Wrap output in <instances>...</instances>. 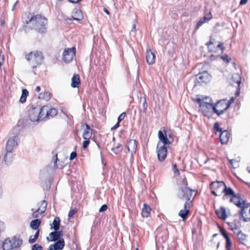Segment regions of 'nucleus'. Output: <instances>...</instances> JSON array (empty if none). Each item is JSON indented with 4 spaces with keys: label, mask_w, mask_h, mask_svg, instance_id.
I'll return each instance as SVG.
<instances>
[{
    "label": "nucleus",
    "mask_w": 250,
    "mask_h": 250,
    "mask_svg": "<svg viewBox=\"0 0 250 250\" xmlns=\"http://www.w3.org/2000/svg\"><path fill=\"white\" fill-rule=\"evenodd\" d=\"M183 186L179 188L178 195L181 199L185 198L187 201L184 205V208L179 211L178 215L182 218L183 221H184L187 218V216L189 213V201L190 200L193 192H195V191L187 187L188 183L187 181L183 180Z\"/></svg>",
    "instance_id": "nucleus-1"
},
{
    "label": "nucleus",
    "mask_w": 250,
    "mask_h": 250,
    "mask_svg": "<svg viewBox=\"0 0 250 250\" xmlns=\"http://www.w3.org/2000/svg\"><path fill=\"white\" fill-rule=\"evenodd\" d=\"M23 22L27 24H31L33 29L40 33H43L46 29L47 20L39 15L33 16L29 21H23Z\"/></svg>",
    "instance_id": "nucleus-2"
},
{
    "label": "nucleus",
    "mask_w": 250,
    "mask_h": 250,
    "mask_svg": "<svg viewBox=\"0 0 250 250\" xmlns=\"http://www.w3.org/2000/svg\"><path fill=\"white\" fill-rule=\"evenodd\" d=\"M199 104V110L205 116H209L211 115L212 111H213V106L212 100L208 97H198L194 100Z\"/></svg>",
    "instance_id": "nucleus-3"
},
{
    "label": "nucleus",
    "mask_w": 250,
    "mask_h": 250,
    "mask_svg": "<svg viewBox=\"0 0 250 250\" xmlns=\"http://www.w3.org/2000/svg\"><path fill=\"white\" fill-rule=\"evenodd\" d=\"M25 58L30 62L33 69L40 65L42 63L44 58L42 52L38 51H34L30 52L26 55Z\"/></svg>",
    "instance_id": "nucleus-4"
},
{
    "label": "nucleus",
    "mask_w": 250,
    "mask_h": 250,
    "mask_svg": "<svg viewBox=\"0 0 250 250\" xmlns=\"http://www.w3.org/2000/svg\"><path fill=\"white\" fill-rule=\"evenodd\" d=\"M18 140L17 136L15 135L10 137L7 142L5 148L6 152L4 155V159L7 165L11 163V160H8V156L9 155H12V151L18 145Z\"/></svg>",
    "instance_id": "nucleus-5"
},
{
    "label": "nucleus",
    "mask_w": 250,
    "mask_h": 250,
    "mask_svg": "<svg viewBox=\"0 0 250 250\" xmlns=\"http://www.w3.org/2000/svg\"><path fill=\"white\" fill-rule=\"evenodd\" d=\"M159 141L157 145H160V146H167L171 144L173 142V138H172L171 134H167V132L164 130L162 131L159 130L158 133Z\"/></svg>",
    "instance_id": "nucleus-6"
},
{
    "label": "nucleus",
    "mask_w": 250,
    "mask_h": 250,
    "mask_svg": "<svg viewBox=\"0 0 250 250\" xmlns=\"http://www.w3.org/2000/svg\"><path fill=\"white\" fill-rule=\"evenodd\" d=\"M231 102L226 100H222L218 102L213 106V111L218 115L224 113L229 107Z\"/></svg>",
    "instance_id": "nucleus-7"
},
{
    "label": "nucleus",
    "mask_w": 250,
    "mask_h": 250,
    "mask_svg": "<svg viewBox=\"0 0 250 250\" xmlns=\"http://www.w3.org/2000/svg\"><path fill=\"white\" fill-rule=\"evenodd\" d=\"M225 184L222 181L212 182L210 184L211 193L215 196H220L225 189Z\"/></svg>",
    "instance_id": "nucleus-8"
},
{
    "label": "nucleus",
    "mask_w": 250,
    "mask_h": 250,
    "mask_svg": "<svg viewBox=\"0 0 250 250\" xmlns=\"http://www.w3.org/2000/svg\"><path fill=\"white\" fill-rule=\"evenodd\" d=\"M240 219L244 222L250 221V204L247 203L238 213Z\"/></svg>",
    "instance_id": "nucleus-9"
},
{
    "label": "nucleus",
    "mask_w": 250,
    "mask_h": 250,
    "mask_svg": "<svg viewBox=\"0 0 250 250\" xmlns=\"http://www.w3.org/2000/svg\"><path fill=\"white\" fill-rule=\"evenodd\" d=\"M75 47L65 48L62 54V61L65 63L71 62L75 55Z\"/></svg>",
    "instance_id": "nucleus-10"
},
{
    "label": "nucleus",
    "mask_w": 250,
    "mask_h": 250,
    "mask_svg": "<svg viewBox=\"0 0 250 250\" xmlns=\"http://www.w3.org/2000/svg\"><path fill=\"white\" fill-rule=\"evenodd\" d=\"M28 117L32 122H38L41 120L39 108L32 107L28 111Z\"/></svg>",
    "instance_id": "nucleus-11"
},
{
    "label": "nucleus",
    "mask_w": 250,
    "mask_h": 250,
    "mask_svg": "<svg viewBox=\"0 0 250 250\" xmlns=\"http://www.w3.org/2000/svg\"><path fill=\"white\" fill-rule=\"evenodd\" d=\"M230 202L233 203L237 207L241 208L247 203L246 200H244L241 195L239 194H236L235 195L231 197L230 199Z\"/></svg>",
    "instance_id": "nucleus-12"
},
{
    "label": "nucleus",
    "mask_w": 250,
    "mask_h": 250,
    "mask_svg": "<svg viewBox=\"0 0 250 250\" xmlns=\"http://www.w3.org/2000/svg\"><path fill=\"white\" fill-rule=\"evenodd\" d=\"M167 146L163 145L160 146V145H157V153L159 160L163 161L166 158L167 155Z\"/></svg>",
    "instance_id": "nucleus-13"
},
{
    "label": "nucleus",
    "mask_w": 250,
    "mask_h": 250,
    "mask_svg": "<svg viewBox=\"0 0 250 250\" xmlns=\"http://www.w3.org/2000/svg\"><path fill=\"white\" fill-rule=\"evenodd\" d=\"M197 79L199 83H208L209 82L210 76L208 72L205 71L197 75Z\"/></svg>",
    "instance_id": "nucleus-14"
},
{
    "label": "nucleus",
    "mask_w": 250,
    "mask_h": 250,
    "mask_svg": "<svg viewBox=\"0 0 250 250\" xmlns=\"http://www.w3.org/2000/svg\"><path fill=\"white\" fill-rule=\"evenodd\" d=\"M138 143L135 140H130L126 144V147L129 152H130L131 155H133L136 152L137 148Z\"/></svg>",
    "instance_id": "nucleus-15"
},
{
    "label": "nucleus",
    "mask_w": 250,
    "mask_h": 250,
    "mask_svg": "<svg viewBox=\"0 0 250 250\" xmlns=\"http://www.w3.org/2000/svg\"><path fill=\"white\" fill-rule=\"evenodd\" d=\"M65 245L63 239H61L57 241L55 244L50 245L47 250H62Z\"/></svg>",
    "instance_id": "nucleus-16"
},
{
    "label": "nucleus",
    "mask_w": 250,
    "mask_h": 250,
    "mask_svg": "<svg viewBox=\"0 0 250 250\" xmlns=\"http://www.w3.org/2000/svg\"><path fill=\"white\" fill-rule=\"evenodd\" d=\"M47 205V202L45 200L43 201L42 203L41 206L37 210L33 212V217L34 218L39 217L40 215L42 214L45 211Z\"/></svg>",
    "instance_id": "nucleus-17"
},
{
    "label": "nucleus",
    "mask_w": 250,
    "mask_h": 250,
    "mask_svg": "<svg viewBox=\"0 0 250 250\" xmlns=\"http://www.w3.org/2000/svg\"><path fill=\"white\" fill-rule=\"evenodd\" d=\"M63 233L62 231L55 230L54 232L50 233L49 236L50 238L47 237V240L48 241H56L59 240L60 238L62 236Z\"/></svg>",
    "instance_id": "nucleus-18"
},
{
    "label": "nucleus",
    "mask_w": 250,
    "mask_h": 250,
    "mask_svg": "<svg viewBox=\"0 0 250 250\" xmlns=\"http://www.w3.org/2000/svg\"><path fill=\"white\" fill-rule=\"evenodd\" d=\"M212 15L210 12L206 14L204 17L201 18L198 21L195 29H198L204 23L208 22L210 19H212Z\"/></svg>",
    "instance_id": "nucleus-19"
},
{
    "label": "nucleus",
    "mask_w": 250,
    "mask_h": 250,
    "mask_svg": "<svg viewBox=\"0 0 250 250\" xmlns=\"http://www.w3.org/2000/svg\"><path fill=\"white\" fill-rule=\"evenodd\" d=\"M146 61L147 63L149 64H152L155 62V55L151 49L147 50L146 54Z\"/></svg>",
    "instance_id": "nucleus-20"
},
{
    "label": "nucleus",
    "mask_w": 250,
    "mask_h": 250,
    "mask_svg": "<svg viewBox=\"0 0 250 250\" xmlns=\"http://www.w3.org/2000/svg\"><path fill=\"white\" fill-rule=\"evenodd\" d=\"M230 137L229 133L227 131L224 130L221 131L220 135V140L222 144H227L228 142Z\"/></svg>",
    "instance_id": "nucleus-21"
},
{
    "label": "nucleus",
    "mask_w": 250,
    "mask_h": 250,
    "mask_svg": "<svg viewBox=\"0 0 250 250\" xmlns=\"http://www.w3.org/2000/svg\"><path fill=\"white\" fill-rule=\"evenodd\" d=\"M81 84L80 77L78 74H75L71 79V86L73 88L79 87Z\"/></svg>",
    "instance_id": "nucleus-22"
},
{
    "label": "nucleus",
    "mask_w": 250,
    "mask_h": 250,
    "mask_svg": "<svg viewBox=\"0 0 250 250\" xmlns=\"http://www.w3.org/2000/svg\"><path fill=\"white\" fill-rule=\"evenodd\" d=\"M12 245L14 249L20 247L22 244V240L20 237L13 236L10 238Z\"/></svg>",
    "instance_id": "nucleus-23"
},
{
    "label": "nucleus",
    "mask_w": 250,
    "mask_h": 250,
    "mask_svg": "<svg viewBox=\"0 0 250 250\" xmlns=\"http://www.w3.org/2000/svg\"><path fill=\"white\" fill-rule=\"evenodd\" d=\"M72 18L76 21H81L83 19V15L81 10L74 9L72 13Z\"/></svg>",
    "instance_id": "nucleus-24"
},
{
    "label": "nucleus",
    "mask_w": 250,
    "mask_h": 250,
    "mask_svg": "<svg viewBox=\"0 0 250 250\" xmlns=\"http://www.w3.org/2000/svg\"><path fill=\"white\" fill-rule=\"evenodd\" d=\"M215 212L219 218L224 220L226 219L227 215L225 208L221 207L219 209H216Z\"/></svg>",
    "instance_id": "nucleus-25"
},
{
    "label": "nucleus",
    "mask_w": 250,
    "mask_h": 250,
    "mask_svg": "<svg viewBox=\"0 0 250 250\" xmlns=\"http://www.w3.org/2000/svg\"><path fill=\"white\" fill-rule=\"evenodd\" d=\"M151 210V208L146 203L144 204L141 213L142 217L145 218L148 217L150 213Z\"/></svg>",
    "instance_id": "nucleus-26"
},
{
    "label": "nucleus",
    "mask_w": 250,
    "mask_h": 250,
    "mask_svg": "<svg viewBox=\"0 0 250 250\" xmlns=\"http://www.w3.org/2000/svg\"><path fill=\"white\" fill-rule=\"evenodd\" d=\"M85 128L84 130L83 137L84 140L89 139L92 136V131L89 125L85 124Z\"/></svg>",
    "instance_id": "nucleus-27"
},
{
    "label": "nucleus",
    "mask_w": 250,
    "mask_h": 250,
    "mask_svg": "<svg viewBox=\"0 0 250 250\" xmlns=\"http://www.w3.org/2000/svg\"><path fill=\"white\" fill-rule=\"evenodd\" d=\"M40 116H41V120H42L45 118L48 117V106H43L42 108H39Z\"/></svg>",
    "instance_id": "nucleus-28"
},
{
    "label": "nucleus",
    "mask_w": 250,
    "mask_h": 250,
    "mask_svg": "<svg viewBox=\"0 0 250 250\" xmlns=\"http://www.w3.org/2000/svg\"><path fill=\"white\" fill-rule=\"evenodd\" d=\"M2 249L3 250H11L14 249L10 238L4 240L2 245Z\"/></svg>",
    "instance_id": "nucleus-29"
},
{
    "label": "nucleus",
    "mask_w": 250,
    "mask_h": 250,
    "mask_svg": "<svg viewBox=\"0 0 250 250\" xmlns=\"http://www.w3.org/2000/svg\"><path fill=\"white\" fill-rule=\"evenodd\" d=\"M237 237L242 244H245L247 241V236L242 233L241 230H238L237 234Z\"/></svg>",
    "instance_id": "nucleus-30"
},
{
    "label": "nucleus",
    "mask_w": 250,
    "mask_h": 250,
    "mask_svg": "<svg viewBox=\"0 0 250 250\" xmlns=\"http://www.w3.org/2000/svg\"><path fill=\"white\" fill-rule=\"evenodd\" d=\"M223 193H225V195L223 197L224 200H225V197L227 196H231V197H232L233 196H234L236 194H235L234 191L231 188H227L226 185H225V189L224 190Z\"/></svg>",
    "instance_id": "nucleus-31"
},
{
    "label": "nucleus",
    "mask_w": 250,
    "mask_h": 250,
    "mask_svg": "<svg viewBox=\"0 0 250 250\" xmlns=\"http://www.w3.org/2000/svg\"><path fill=\"white\" fill-rule=\"evenodd\" d=\"M51 98L50 93L48 91H44L40 94L39 98L42 100H44L46 101L50 100Z\"/></svg>",
    "instance_id": "nucleus-32"
},
{
    "label": "nucleus",
    "mask_w": 250,
    "mask_h": 250,
    "mask_svg": "<svg viewBox=\"0 0 250 250\" xmlns=\"http://www.w3.org/2000/svg\"><path fill=\"white\" fill-rule=\"evenodd\" d=\"M41 223V220L38 219L34 220L32 221L30 223V227L34 230L38 229Z\"/></svg>",
    "instance_id": "nucleus-33"
},
{
    "label": "nucleus",
    "mask_w": 250,
    "mask_h": 250,
    "mask_svg": "<svg viewBox=\"0 0 250 250\" xmlns=\"http://www.w3.org/2000/svg\"><path fill=\"white\" fill-rule=\"evenodd\" d=\"M60 219L59 217H56L54 218L52 225L51 228H53L55 230H58L60 228Z\"/></svg>",
    "instance_id": "nucleus-34"
},
{
    "label": "nucleus",
    "mask_w": 250,
    "mask_h": 250,
    "mask_svg": "<svg viewBox=\"0 0 250 250\" xmlns=\"http://www.w3.org/2000/svg\"><path fill=\"white\" fill-rule=\"evenodd\" d=\"M28 95V91L24 89L22 90V94L20 99V102L21 103H24L26 100V97Z\"/></svg>",
    "instance_id": "nucleus-35"
},
{
    "label": "nucleus",
    "mask_w": 250,
    "mask_h": 250,
    "mask_svg": "<svg viewBox=\"0 0 250 250\" xmlns=\"http://www.w3.org/2000/svg\"><path fill=\"white\" fill-rule=\"evenodd\" d=\"M39 230L38 229L34 235H31L30 236L28 240L29 243L33 244L36 241L39 235Z\"/></svg>",
    "instance_id": "nucleus-36"
},
{
    "label": "nucleus",
    "mask_w": 250,
    "mask_h": 250,
    "mask_svg": "<svg viewBox=\"0 0 250 250\" xmlns=\"http://www.w3.org/2000/svg\"><path fill=\"white\" fill-rule=\"evenodd\" d=\"M57 110L55 108H52L50 109L48 108V117H54L57 114Z\"/></svg>",
    "instance_id": "nucleus-37"
},
{
    "label": "nucleus",
    "mask_w": 250,
    "mask_h": 250,
    "mask_svg": "<svg viewBox=\"0 0 250 250\" xmlns=\"http://www.w3.org/2000/svg\"><path fill=\"white\" fill-rule=\"evenodd\" d=\"M232 79L234 80V82L236 83L238 86L241 83V78L238 74H235L232 76Z\"/></svg>",
    "instance_id": "nucleus-38"
},
{
    "label": "nucleus",
    "mask_w": 250,
    "mask_h": 250,
    "mask_svg": "<svg viewBox=\"0 0 250 250\" xmlns=\"http://www.w3.org/2000/svg\"><path fill=\"white\" fill-rule=\"evenodd\" d=\"M121 146V145L120 144H118L116 146L111 148V151H112L116 154H118L121 151V150H119Z\"/></svg>",
    "instance_id": "nucleus-39"
},
{
    "label": "nucleus",
    "mask_w": 250,
    "mask_h": 250,
    "mask_svg": "<svg viewBox=\"0 0 250 250\" xmlns=\"http://www.w3.org/2000/svg\"><path fill=\"white\" fill-rule=\"evenodd\" d=\"M143 102V106L144 109L145 110L147 108V105L146 102V99L145 98H140V102Z\"/></svg>",
    "instance_id": "nucleus-40"
},
{
    "label": "nucleus",
    "mask_w": 250,
    "mask_h": 250,
    "mask_svg": "<svg viewBox=\"0 0 250 250\" xmlns=\"http://www.w3.org/2000/svg\"><path fill=\"white\" fill-rule=\"evenodd\" d=\"M125 116H126L125 112H123L122 114H121L118 118V122L120 123L122 121H123L125 119Z\"/></svg>",
    "instance_id": "nucleus-41"
},
{
    "label": "nucleus",
    "mask_w": 250,
    "mask_h": 250,
    "mask_svg": "<svg viewBox=\"0 0 250 250\" xmlns=\"http://www.w3.org/2000/svg\"><path fill=\"white\" fill-rule=\"evenodd\" d=\"M220 232L221 234L224 236V237L226 239L227 237H229L226 230L220 227Z\"/></svg>",
    "instance_id": "nucleus-42"
},
{
    "label": "nucleus",
    "mask_w": 250,
    "mask_h": 250,
    "mask_svg": "<svg viewBox=\"0 0 250 250\" xmlns=\"http://www.w3.org/2000/svg\"><path fill=\"white\" fill-rule=\"evenodd\" d=\"M226 248H230L231 246V242L229 237H227V238H226Z\"/></svg>",
    "instance_id": "nucleus-43"
},
{
    "label": "nucleus",
    "mask_w": 250,
    "mask_h": 250,
    "mask_svg": "<svg viewBox=\"0 0 250 250\" xmlns=\"http://www.w3.org/2000/svg\"><path fill=\"white\" fill-rule=\"evenodd\" d=\"M42 247L38 244H35L33 246L32 250H42Z\"/></svg>",
    "instance_id": "nucleus-44"
},
{
    "label": "nucleus",
    "mask_w": 250,
    "mask_h": 250,
    "mask_svg": "<svg viewBox=\"0 0 250 250\" xmlns=\"http://www.w3.org/2000/svg\"><path fill=\"white\" fill-rule=\"evenodd\" d=\"M77 210L76 209H71L70 210L68 213V217L71 218L73 215L77 212Z\"/></svg>",
    "instance_id": "nucleus-45"
},
{
    "label": "nucleus",
    "mask_w": 250,
    "mask_h": 250,
    "mask_svg": "<svg viewBox=\"0 0 250 250\" xmlns=\"http://www.w3.org/2000/svg\"><path fill=\"white\" fill-rule=\"evenodd\" d=\"M89 139L85 140L83 142V147L84 149H86L88 146L89 144L90 141H89Z\"/></svg>",
    "instance_id": "nucleus-46"
},
{
    "label": "nucleus",
    "mask_w": 250,
    "mask_h": 250,
    "mask_svg": "<svg viewBox=\"0 0 250 250\" xmlns=\"http://www.w3.org/2000/svg\"><path fill=\"white\" fill-rule=\"evenodd\" d=\"M172 169L175 174H177V175H179V172L177 168L176 165L174 164L172 165Z\"/></svg>",
    "instance_id": "nucleus-47"
},
{
    "label": "nucleus",
    "mask_w": 250,
    "mask_h": 250,
    "mask_svg": "<svg viewBox=\"0 0 250 250\" xmlns=\"http://www.w3.org/2000/svg\"><path fill=\"white\" fill-rule=\"evenodd\" d=\"M221 59L227 62H229L231 59L228 55H225L221 57Z\"/></svg>",
    "instance_id": "nucleus-48"
},
{
    "label": "nucleus",
    "mask_w": 250,
    "mask_h": 250,
    "mask_svg": "<svg viewBox=\"0 0 250 250\" xmlns=\"http://www.w3.org/2000/svg\"><path fill=\"white\" fill-rule=\"evenodd\" d=\"M214 127L215 129H216V131H219V132H221L222 131L221 128L219 127V123H215L214 124Z\"/></svg>",
    "instance_id": "nucleus-49"
},
{
    "label": "nucleus",
    "mask_w": 250,
    "mask_h": 250,
    "mask_svg": "<svg viewBox=\"0 0 250 250\" xmlns=\"http://www.w3.org/2000/svg\"><path fill=\"white\" fill-rule=\"evenodd\" d=\"M107 208V206L106 205H103L99 209V212H103L105 211Z\"/></svg>",
    "instance_id": "nucleus-50"
},
{
    "label": "nucleus",
    "mask_w": 250,
    "mask_h": 250,
    "mask_svg": "<svg viewBox=\"0 0 250 250\" xmlns=\"http://www.w3.org/2000/svg\"><path fill=\"white\" fill-rule=\"evenodd\" d=\"M231 229L233 231L235 234H237L238 230H240L238 227L236 225H234V227L231 228Z\"/></svg>",
    "instance_id": "nucleus-51"
},
{
    "label": "nucleus",
    "mask_w": 250,
    "mask_h": 250,
    "mask_svg": "<svg viewBox=\"0 0 250 250\" xmlns=\"http://www.w3.org/2000/svg\"><path fill=\"white\" fill-rule=\"evenodd\" d=\"M77 156V153L75 152H71L70 156V160H72L74 159L75 158H76Z\"/></svg>",
    "instance_id": "nucleus-52"
},
{
    "label": "nucleus",
    "mask_w": 250,
    "mask_h": 250,
    "mask_svg": "<svg viewBox=\"0 0 250 250\" xmlns=\"http://www.w3.org/2000/svg\"><path fill=\"white\" fill-rule=\"evenodd\" d=\"M119 125H120V122H117V123L115 124V125L111 127V130H115L117 128L119 127Z\"/></svg>",
    "instance_id": "nucleus-53"
},
{
    "label": "nucleus",
    "mask_w": 250,
    "mask_h": 250,
    "mask_svg": "<svg viewBox=\"0 0 250 250\" xmlns=\"http://www.w3.org/2000/svg\"><path fill=\"white\" fill-rule=\"evenodd\" d=\"M218 48H220L222 50H223L224 48L223 47V43L222 42H220L217 45Z\"/></svg>",
    "instance_id": "nucleus-54"
},
{
    "label": "nucleus",
    "mask_w": 250,
    "mask_h": 250,
    "mask_svg": "<svg viewBox=\"0 0 250 250\" xmlns=\"http://www.w3.org/2000/svg\"><path fill=\"white\" fill-rule=\"evenodd\" d=\"M69 2L73 3H77L80 2L81 0H68Z\"/></svg>",
    "instance_id": "nucleus-55"
},
{
    "label": "nucleus",
    "mask_w": 250,
    "mask_h": 250,
    "mask_svg": "<svg viewBox=\"0 0 250 250\" xmlns=\"http://www.w3.org/2000/svg\"><path fill=\"white\" fill-rule=\"evenodd\" d=\"M247 2H248V0H241V1L240 2V4L244 5V4H245L246 3H247Z\"/></svg>",
    "instance_id": "nucleus-56"
},
{
    "label": "nucleus",
    "mask_w": 250,
    "mask_h": 250,
    "mask_svg": "<svg viewBox=\"0 0 250 250\" xmlns=\"http://www.w3.org/2000/svg\"><path fill=\"white\" fill-rule=\"evenodd\" d=\"M12 158H13V154L12 153V155H8V160H11V162L12 161Z\"/></svg>",
    "instance_id": "nucleus-57"
},
{
    "label": "nucleus",
    "mask_w": 250,
    "mask_h": 250,
    "mask_svg": "<svg viewBox=\"0 0 250 250\" xmlns=\"http://www.w3.org/2000/svg\"><path fill=\"white\" fill-rule=\"evenodd\" d=\"M136 29V24L135 23H134L133 25H132V29H131V31H133L135 30Z\"/></svg>",
    "instance_id": "nucleus-58"
},
{
    "label": "nucleus",
    "mask_w": 250,
    "mask_h": 250,
    "mask_svg": "<svg viewBox=\"0 0 250 250\" xmlns=\"http://www.w3.org/2000/svg\"><path fill=\"white\" fill-rule=\"evenodd\" d=\"M40 90H41L40 86H37L36 88V91L37 92H39Z\"/></svg>",
    "instance_id": "nucleus-59"
},
{
    "label": "nucleus",
    "mask_w": 250,
    "mask_h": 250,
    "mask_svg": "<svg viewBox=\"0 0 250 250\" xmlns=\"http://www.w3.org/2000/svg\"><path fill=\"white\" fill-rule=\"evenodd\" d=\"M104 12H105L107 14L109 15V11L105 8H104Z\"/></svg>",
    "instance_id": "nucleus-60"
},
{
    "label": "nucleus",
    "mask_w": 250,
    "mask_h": 250,
    "mask_svg": "<svg viewBox=\"0 0 250 250\" xmlns=\"http://www.w3.org/2000/svg\"><path fill=\"white\" fill-rule=\"evenodd\" d=\"M213 44V42L211 41H210L209 42L207 43V45L209 46V45H211Z\"/></svg>",
    "instance_id": "nucleus-61"
},
{
    "label": "nucleus",
    "mask_w": 250,
    "mask_h": 250,
    "mask_svg": "<svg viewBox=\"0 0 250 250\" xmlns=\"http://www.w3.org/2000/svg\"><path fill=\"white\" fill-rule=\"evenodd\" d=\"M233 161H234V160H233V159L229 160V162L230 164L231 165H233Z\"/></svg>",
    "instance_id": "nucleus-62"
},
{
    "label": "nucleus",
    "mask_w": 250,
    "mask_h": 250,
    "mask_svg": "<svg viewBox=\"0 0 250 250\" xmlns=\"http://www.w3.org/2000/svg\"><path fill=\"white\" fill-rule=\"evenodd\" d=\"M247 170L250 173V165L247 167Z\"/></svg>",
    "instance_id": "nucleus-63"
},
{
    "label": "nucleus",
    "mask_w": 250,
    "mask_h": 250,
    "mask_svg": "<svg viewBox=\"0 0 250 250\" xmlns=\"http://www.w3.org/2000/svg\"><path fill=\"white\" fill-rule=\"evenodd\" d=\"M2 195V189L0 188V197Z\"/></svg>",
    "instance_id": "nucleus-64"
}]
</instances>
